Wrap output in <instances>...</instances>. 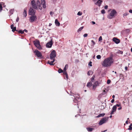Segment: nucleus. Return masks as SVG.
Masks as SVG:
<instances>
[{"instance_id":"59","label":"nucleus","mask_w":132,"mask_h":132,"mask_svg":"<svg viewBox=\"0 0 132 132\" xmlns=\"http://www.w3.org/2000/svg\"><path fill=\"white\" fill-rule=\"evenodd\" d=\"M112 116L111 115L110 116V118H112Z\"/></svg>"},{"instance_id":"42","label":"nucleus","mask_w":132,"mask_h":132,"mask_svg":"<svg viewBox=\"0 0 132 132\" xmlns=\"http://www.w3.org/2000/svg\"><path fill=\"white\" fill-rule=\"evenodd\" d=\"M128 129L130 130H132V127H131V126H129V128Z\"/></svg>"},{"instance_id":"17","label":"nucleus","mask_w":132,"mask_h":132,"mask_svg":"<svg viewBox=\"0 0 132 132\" xmlns=\"http://www.w3.org/2000/svg\"><path fill=\"white\" fill-rule=\"evenodd\" d=\"M27 9L26 7L24 9V12H23V14L24 16L25 17H26L27 15Z\"/></svg>"},{"instance_id":"53","label":"nucleus","mask_w":132,"mask_h":132,"mask_svg":"<svg viewBox=\"0 0 132 132\" xmlns=\"http://www.w3.org/2000/svg\"><path fill=\"white\" fill-rule=\"evenodd\" d=\"M121 109H122V107L120 106V107L118 109L119 110H120Z\"/></svg>"},{"instance_id":"22","label":"nucleus","mask_w":132,"mask_h":132,"mask_svg":"<svg viewBox=\"0 0 132 132\" xmlns=\"http://www.w3.org/2000/svg\"><path fill=\"white\" fill-rule=\"evenodd\" d=\"M93 73V72L92 71H89L88 72L87 75L88 76H90V75H92Z\"/></svg>"},{"instance_id":"57","label":"nucleus","mask_w":132,"mask_h":132,"mask_svg":"<svg viewBox=\"0 0 132 132\" xmlns=\"http://www.w3.org/2000/svg\"><path fill=\"white\" fill-rule=\"evenodd\" d=\"M125 69L126 70L127 69V67H125Z\"/></svg>"},{"instance_id":"38","label":"nucleus","mask_w":132,"mask_h":132,"mask_svg":"<svg viewBox=\"0 0 132 132\" xmlns=\"http://www.w3.org/2000/svg\"><path fill=\"white\" fill-rule=\"evenodd\" d=\"M111 81V80L110 79H108L107 80V83L109 84L110 83Z\"/></svg>"},{"instance_id":"7","label":"nucleus","mask_w":132,"mask_h":132,"mask_svg":"<svg viewBox=\"0 0 132 132\" xmlns=\"http://www.w3.org/2000/svg\"><path fill=\"white\" fill-rule=\"evenodd\" d=\"M29 14L30 15H35L36 11L34 10L32 7H30L29 11Z\"/></svg>"},{"instance_id":"4","label":"nucleus","mask_w":132,"mask_h":132,"mask_svg":"<svg viewBox=\"0 0 132 132\" xmlns=\"http://www.w3.org/2000/svg\"><path fill=\"white\" fill-rule=\"evenodd\" d=\"M56 57V52L54 50L52 51L50 54V58L51 60H53Z\"/></svg>"},{"instance_id":"56","label":"nucleus","mask_w":132,"mask_h":132,"mask_svg":"<svg viewBox=\"0 0 132 132\" xmlns=\"http://www.w3.org/2000/svg\"><path fill=\"white\" fill-rule=\"evenodd\" d=\"M128 121L127 120L126 122V123L127 124L128 123Z\"/></svg>"},{"instance_id":"52","label":"nucleus","mask_w":132,"mask_h":132,"mask_svg":"<svg viewBox=\"0 0 132 132\" xmlns=\"http://www.w3.org/2000/svg\"><path fill=\"white\" fill-rule=\"evenodd\" d=\"M91 42H92V43H93L94 44H95V43L94 42V41L93 40H92L91 41Z\"/></svg>"},{"instance_id":"41","label":"nucleus","mask_w":132,"mask_h":132,"mask_svg":"<svg viewBox=\"0 0 132 132\" xmlns=\"http://www.w3.org/2000/svg\"><path fill=\"white\" fill-rule=\"evenodd\" d=\"M115 111L112 110L110 113V114L112 115Z\"/></svg>"},{"instance_id":"31","label":"nucleus","mask_w":132,"mask_h":132,"mask_svg":"<svg viewBox=\"0 0 132 132\" xmlns=\"http://www.w3.org/2000/svg\"><path fill=\"white\" fill-rule=\"evenodd\" d=\"M84 27H80L78 30V31L79 32V31H81L82 29H83Z\"/></svg>"},{"instance_id":"21","label":"nucleus","mask_w":132,"mask_h":132,"mask_svg":"<svg viewBox=\"0 0 132 132\" xmlns=\"http://www.w3.org/2000/svg\"><path fill=\"white\" fill-rule=\"evenodd\" d=\"M87 129L88 131L91 132L92 131V130L94 129L92 128L89 127L87 128Z\"/></svg>"},{"instance_id":"36","label":"nucleus","mask_w":132,"mask_h":132,"mask_svg":"<svg viewBox=\"0 0 132 132\" xmlns=\"http://www.w3.org/2000/svg\"><path fill=\"white\" fill-rule=\"evenodd\" d=\"M101 13L103 14H105V10H102L101 11Z\"/></svg>"},{"instance_id":"33","label":"nucleus","mask_w":132,"mask_h":132,"mask_svg":"<svg viewBox=\"0 0 132 132\" xmlns=\"http://www.w3.org/2000/svg\"><path fill=\"white\" fill-rule=\"evenodd\" d=\"M96 57L97 59H99L101 58V57L100 55H98L96 56Z\"/></svg>"},{"instance_id":"46","label":"nucleus","mask_w":132,"mask_h":132,"mask_svg":"<svg viewBox=\"0 0 132 132\" xmlns=\"http://www.w3.org/2000/svg\"><path fill=\"white\" fill-rule=\"evenodd\" d=\"M108 5H106L104 7V9H107L108 8Z\"/></svg>"},{"instance_id":"39","label":"nucleus","mask_w":132,"mask_h":132,"mask_svg":"<svg viewBox=\"0 0 132 132\" xmlns=\"http://www.w3.org/2000/svg\"><path fill=\"white\" fill-rule=\"evenodd\" d=\"M42 4L43 7L44 8H45L46 7L45 3L43 4Z\"/></svg>"},{"instance_id":"63","label":"nucleus","mask_w":132,"mask_h":132,"mask_svg":"<svg viewBox=\"0 0 132 132\" xmlns=\"http://www.w3.org/2000/svg\"><path fill=\"white\" fill-rule=\"evenodd\" d=\"M114 73H116H116H117V72H116V71H115V72H114Z\"/></svg>"},{"instance_id":"19","label":"nucleus","mask_w":132,"mask_h":132,"mask_svg":"<svg viewBox=\"0 0 132 132\" xmlns=\"http://www.w3.org/2000/svg\"><path fill=\"white\" fill-rule=\"evenodd\" d=\"M55 24L57 26H59L60 25V23L59 22L57 19H56L55 21Z\"/></svg>"},{"instance_id":"24","label":"nucleus","mask_w":132,"mask_h":132,"mask_svg":"<svg viewBox=\"0 0 132 132\" xmlns=\"http://www.w3.org/2000/svg\"><path fill=\"white\" fill-rule=\"evenodd\" d=\"M63 74L65 76V77L67 79H68V75L67 72H64Z\"/></svg>"},{"instance_id":"32","label":"nucleus","mask_w":132,"mask_h":132,"mask_svg":"<svg viewBox=\"0 0 132 132\" xmlns=\"http://www.w3.org/2000/svg\"><path fill=\"white\" fill-rule=\"evenodd\" d=\"M41 4L45 3V0H41Z\"/></svg>"},{"instance_id":"28","label":"nucleus","mask_w":132,"mask_h":132,"mask_svg":"<svg viewBox=\"0 0 132 132\" xmlns=\"http://www.w3.org/2000/svg\"><path fill=\"white\" fill-rule=\"evenodd\" d=\"M117 108V107H116V106L114 105L113 107L112 110L116 111Z\"/></svg>"},{"instance_id":"44","label":"nucleus","mask_w":132,"mask_h":132,"mask_svg":"<svg viewBox=\"0 0 132 132\" xmlns=\"http://www.w3.org/2000/svg\"><path fill=\"white\" fill-rule=\"evenodd\" d=\"M88 36V34H85L84 35V37H86Z\"/></svg>"},{"instance_id":"40","label":"nucleus","mask_w":132,"mask_h":132,"mask_svg":"<svg viewBox=\"0 0 132 132\" xmlns=\"http://www.w3.org/2000/svg\"><path fill=\"white\" fill-rule=\"evenodd\" d=\"M102 40V38L101 36H100L99 39H98V40L99 41H100Z\"/></svg>"},{"instance_id":"61","label":"nucleus","mask_w":132,"mask_h":132,"mask_svg":"<svg viewBox=\"0 0 132 132\" xmlns=\"http://www.w3.org/2000/svg\"><path fill=\"white\" fill-rule=\"evenodd\" d=\"M106 130H105L103 131V132H105V131H106Z\"/></svg>"},{"instance_id":"37","label":"nucleus","mask_w":132,"mask_h":132,"mask_svg":"<svg viewBox=\"0 0 132 132\" xmlns=\"http://www.w3.org/2000/svg\"><path fill=\"white\" fill-rule=\"evenodd\" d=\"M92 62L91 61H90L88 65L90 66L91 67L92 66Z\"/></svg>"},{"instance_id":"29","label":"nucleus","mask_w":132,"mask_h":132,"mask_svg":"<svg viewBox=\"0 0 132 132\" xmlns=\"http://www.w3.org/2000/svg\"><path fill=\"white\" fill-rule=\"evenodd\" d=\"M14 11V9H11V10L10 11V14H11V15L13 13V12Z\"/></svg>"},{"instance_id":"35","label":"nucleus","mask_w":132,"mask_h":132,"mask_svg":"<svg viewBox=\"0 0 132 132\" xmlns=\"http://www.w3.org/2000/svg\"><path fill=\"white\" fill-rule=\"evenodd\" d=\"M2 10V4H0V12H1Z\"/></svg>"},{"instance_id":"20","label":"nucleus","mask_w":132,"mask_h":132,"mask_svg":"<svg viewBox=\"0 0 132 132\" xmlns=\"http://www.w3.org/2000/svg\"><path fill=\"white\" fill-rule=\"evenodd\" d=\"M92 85V82H88L87 84V86L88 87H89L91 86Z\"/></svg>"},{"instance_id":"45","label":"nucleus","mask_w":132,"mask_h":132,"mask_svg":"<svg viewBox=\"0 0 132 132\" xmlns=\"http://www.w3.org/2000/svg\"><path fill=\"white\" fill-rule=\"evenodd\" d=\"M115 106H116V107L117 106L118 107H119L121 106L120 104H117Z\"/></svg>"},{"instance_id":"50","label":"nucleus","mask_w":132,"mask_h":132,"mask_svg":"<svg viewBox=\"0 0 132 132\" xmlns=\"http://www.w3.org/2000/svg\"><path fill=\"white\" fill-rule=\"evenodd\" d=\"M50 15H52L53 14V12L52 11H51L50 13Z\"/></svg>"},{"instance_id":"48","label":"nucleus","mask_w":132,"mask_h":132,"mask_svg":"<svg viewBox=\"0 0 132 132\" xmlns=\"http://www.w3.org/2000/svg\"><path fill=\"white\" fill-rule=\"evenodd\" d=\"M19 18L18 17L17 18L16 20V22H17L19 21Z\"/></svg>"},{"instance_id":"18","label":"nucleus","mask_w":132,"mask_h":132,"mask_svg":"<svg viewBox=\"0 0 132 132\" xmlns=\"http://www.w3.org/2000/svg\"><path fill=\"white\" fill-rule=\"evenodd\" d=\"M68 64H66L63 69L64 72H67L66 71L67 69H68Z\"/></svg>"},{"instance_id":"8","label":"nucleus","mask_w":132,"mask_h":132,"mask_svg":"<svg viewBox=\"0 0 132 132\" xmlns=\"http://www.w3.org/2000/svg\"><path fill=\"white\" fill-rule=\"evenodd\" d=\"M107 119L106 118H104L102 119L98 123L99 125H101L105 123L107 120Z\"/></svg>"},{"instance_id":"12","label":"nucleus","mask_w":132,"mask_h":132,"mask_svg":"<svg viewBox=\"0 0 132 132\" xmlns=\"http://www.w3.org/2000/svg\"><path fill=\"white\" fill-rule=\"evenodd\" d=\"M99 85V83L98 81L95 82L93 85V89H95L97 86Z\"/></svg>"},{"instance_id":"13","label":"nucleus","mask_w":132,"mask_h":132,"mask_svg":"<svg viewBox=\"0 0 132 132\" xmlns=\"http://www.w3.org/2000/svg\"><path fill=\"white\" fill-rule=\"evenodd\" d=\"M102 2V0H98L95 3V4L98 5L99 6H100Z\"/></svg>"},{"instance_id":"10","label":"nucleus","mask_w":132,"mask_h":132,"mask_svg":"<svg viewBox=\"0 0 132 132\" xmlns=\"http://www.w3.org/2000/svg\"><path fill=\"white\" fill-rule=\"evenodd\" d=\"M52 39L49 42H48L46 44V47L48 48H50L52 47Z\"/></svg>"},{"instance_id":"3","label":"nucleus","mask_w":132,"mask_h":132,"mask_svg":"<svg viewBox=\"0 0 132 132\" xmlns=\"http://www.w3.org/2000/svg\"><path fill=\"white\" fill-rule=\"evenodd\" d=\"M33 42L34 45L38 49L41 50L42 49V47H41L40 44V42L38 40H36L34 41Z\"/></svg>"},{"instance_id":"2","label":"nucleus","mask_w":132,"mask_h":132,"mask_svg":"<svg viewBox=\"0 0 132 132\" xmlns=\"http://www.w3.org/2000/svg\"><path fill=\"white\" fill-rule=\"evenodd\" d=\"M111 11V12L107 16V18L109 19H111L114 18L117 13V12L114 9H110L109 10L108 12Z\"/></svg>"},{"instance_id":"26","label":"nucleus","mask_w":132,"mask_h":132,"mask_svg":"<svg viewBox=\"0 0 132 132\" xmlns=\"http://www.w3.org/2000/svg\"><path fill=\"white\" fill-rule=\"evenodd\" d=\"M17 32H18V33L19 34H23L24 33V31H23V30H19V31L18 30V31Z\"/></svg>"},{"instance_id":"11","label":"nucleus","mask_w":132,"mask_h":132,"mask_svg":"<svg viewBox=\"0 0 132 132\" xmlns=\"http://www.w3.org/2000/svg\"><path fill=\"white\" fill-rule=\"evenodd\" d=\"M113 40L117 44L119 43L120 42V40L119 39L115 37H114L113 39Z\"/></svg>"},{"instance_id":"54","label":"nucleus","mask_w":132,"mask_h":132,"mask_svg":"<svg viewBox=\"0 0 132 132\" xmlns=\"http://www.w3.org/2000/svg\"><path fill=\"white\" fill-rule=\"evenodd\" d=\"M92 23H93V24H95V23L94 22V21H92Z\"/></svg>"},{"instance_id":"5","label":"nucleus","mask_w":132,"mask_h":132,"mask_svg":"<svg viewBox=\"0 0 132 132\" xmlns=\"http://www.w3.org/2000/svg\"><path fill=\"white\" fill-rule=\"evenodd\" d=\"M35 55L37 56L38 57L41 58L42 57V55L41 53L37 50H36L34 51Z\"/></svg>"},{"instance_id":"15","label":"nucleus","mask_w":132,"mask_h":132,"mask_svg":"<svg viewBox=\"0 0 132 132\" xmlns=\"http://www.w3.org/2000/svg\"><path fill=\"white\" fill-rule=\"evenodd\" d=\"M37 3L38 7V8L40 10H41L42 9V7L40 6V4L39 0H37Z\"/></svg>"},{"instance_id":"62","label":"nucleus","mask_w":132,"mask_h":132,"mask_svg":"<svg viewBox=\"0 0 132 132\" xmlns=\"http://www.w3.org/2000/svg\"><path fill=\"white\" fill-rule=\"evenodd\" d=\"M131 51L132 52V48L131 49Z\"/></svg>"},{"instance_id":"43","label":"nucleus","mask_w":132,"mask_h":132,"mask_svg":"<svg viewBox=\"0 0 132 132\" xmlns=\"http://www.w3.org/2000/svg\"><path fill=\"white\" fill-rule=\"evenodd\" d=\"M128 14V13H125L123 14V15L124 16H127V15Z\"/></svg>"},{"instance_id":"14","label":"nucleus","mask_w":132,"mask_h":132,"mask_svg":"<svg viewBox=\"0 0 132 132\" xmlns=\"http://www.w3.org/2000/svg\"><path fill=\"white\" fill-rule=\"evenodd\" d=\"M11 28L12 29V31L14 32L15 31H18V30H16V27H14V25L12 24L11 25Z\"/></svg>"},{"instance_id":"27","label":"nucleus","mask_w":132,"mask_h":132,"mask_svg":"<svg viewBox=\"0 0 132 132\" xmlns=\"http://www.w3.org/2000/svg\"><path fill=\"white\" fill-rule=\"evenodd\" d=\"M105 115V113H102V114H100L99 115H98L97 116V117H102L104 116Z\"/></svg>"},{"instance_id":"34","label":"nucleus","mask_w":132,"mask_h":132,"mask_svg":"<svg viewBox=\"0 0 132 132\" xmlns=\"http://www.w3.org/2000/svg\"><path fill=\"white\" fill-rule=\"evenodd\" d=\"M82 14V13L80 11L78 13L77 15H81Z\"/></svg>"},{"instance_id":"23","label":"nucleus","mask_w":132,"mask_h":132,"mask_svg":"<svg viewBox=\"0 0 132 132\" xmlns=\"http://www.w3.org/2000/svg\"><path fill=\"white\" fill-rule=\"evenodd\" d=\"M73 96L75 97V98L76 97L78 98H79L80 97V96L78 94H75Z\"/></svg>"},{"instance_id":"49","label":"nucleus","mask_w":132,"mask_h":132,"mask_svg":"<svg viewBox=\"0 0 132 132\" xmlns=\"http://www.w3.org/2000/svg\"><path fill=\"white\" fill-rule=\"evenodd\" d=\"M129 12L131 13H132V10H130L129 11Z\"/></svg>"},{"instance_id":"58","label":"nucleus","mask_w":132,"mask_h":132,"mask_svg":"<svg viewBox=\"0 0 132 132\" xmlns=\"http://www.w3.org/2000/svg\"><path fill=\"white\" fill-rule=\"evenodd\" d=\"M129 126H132V123H131L130 124V125Z\"/></svg>"},{"instance_id":"51","label":"nucleus","mask_w":132,"mask_h":132,"mask_svg":"<svg viewBox=\"0 0 132 132\" xmlns=\"http://www.w3.org/2000/svg\"><path fill=\"white\" fill-rule=\"evenodd\" d=\"M23 31H24V32L25 31L26 32H28V31L26 29H24Z\"/></svg>"},{"instance_id":"55","label":"nucleus","mask_w":132,"mask_h":132,"mask_svg":"<svg viewBox=\"0 0 132 132\" xmlns=\"http://www.w3.org/2000/svg\"><path fill=\"white\" fill-rule=\"evenodd\" d=\"M115 97V96L114 95H113L112 96V98H113V99H114V98Z\"/></svg>"},{"instance_id":"30","label":"nucleus","mask_w":132,"mask_h":132,"mask_svg":"<svg viewBox=\"0 0 132 132\" xmlns=\"http://www.w3.org/2000/svg\"><path fill=\"white\" fill-rule=\"evenodd\" d=\"M95 78V76H93L91 78V81L93 82H94V78Z\"/></svg>"},{"instance_id":"47","label":"nucleus","mask_w":132,"mask_h":132,"mask_svg":"<svg viewBox=\"0 0 132 132\" xmlns=\"http://www.w3.org/2000/svg\"><path fill=\"white\" fill-rule=\"evenodd\" d=\"M114 99H113L111 101V103H113L114 102Z\"/></svg>"},{"instance_id":"6","label":"nucleus","mask_w":132,"mask_h":132,"mask_svg":"<svg viewBox=\"0 0 132 132\" xmlns=\"http://www.w3.org/2000/svg\"><path fill=\"white\" fill-rule=\"evenodd\" d=\"M31 4L32 5V7L34 9L36 10L38 9V5L37 4H36L34 0L31 1Z\"/></svg>"},{"instance_id":"25","label":"nucleus","mask_w":132,"mask_h":132,"mask_svg":"<svg viewBox=\"0 0 132 132\" xmlns=\"http://www.w3.org/2000/svg\"><path fill=\"white\" fill-rule=\"evenodd\" d=\"M58 72L59 73H61L64 72L63 70L61 68L59 69L58 70Z\"/></svg>"},{"instance_id":"9","label":"nucleus","mask_w":132,"mask_h":132,"mask_svg":"<svg viewBox=\"0 0 132 132\" xmlns=\"http://www.w3.org/2000/svg\"><path fill=\"white\" fill-rule=\"evenodd\" d=\"M37 19V16L35 15H32L30 18V22H33Z\"/></svg>"},{"instance_id":"16","label":"nucleus","mask_w":132,"mask_h":132,"mask_svg":"<svg viewBox=\"0 0 132 132\" xmlns=\"http://www.w3.org/2000/svg\"><path fill=\"white\" fill-rule=\"evenodd\" d=\"M55 59H53V61L50 62V61H48V63L50 65H54L55 64V63H53V62L55 61Z\"/></svg>"},{"instance_id":"60","label":"nucleus","mask_w":132,"mask_h":132,"mask_svg":"<svg viewBox=\"0 0 132 132\" xmlns=\"http://www.w3.org/2000/svg\"><path fill=\"white\" fill-rule=\"evenodd\" d=\"M52 25V24H51L50 23L49 24V26H51V25Z\"/></svg>"},{"instance_id":"64","label":"nucleus","mask_w":132,"mask_h":132,"mask_svg":"<svg viewBox=\"0 0 132 132\" xmlns=\"http://www.w3.org/2000/svg\"><path fill=\"white\" fill-rule=\"evenodd\" d=\"M121 52V54H122V53H123V52Z\"/></svg>"},{"instance_id":"1","label":"nucleus","mask_w":132,"mask_h":132,"mask_svg":"<svg viewBox=\"0 0 132 132\" xmlns=\"http://www.w3.org/2000/svg\"><path fill=\"white\" fill-rule=\"evenodd\" d=\"M113 62V60L112 57H109L104 59L102 63L103 66L105 67H110Z\"/></svg>"}]
</instances>
